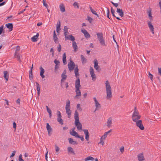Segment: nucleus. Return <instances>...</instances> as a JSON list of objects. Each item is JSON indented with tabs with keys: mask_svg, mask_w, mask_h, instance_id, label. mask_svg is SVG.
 Masks as SVG:
<instances>
[{
	"mask_svg": "<svg viewBox=\"0 0 161 161\" xmlns=\"http://www.w3.org/2000/svg\"><path fill=\"white\" fill-rule=\"evenodd\" d=\"M106 8L107 9V17L109 19H110L109 17V13H110L109 10L108 8Z\"/></svg>",
	"mask_w": 161,
	"mask_h": 161,
	"instance_id": "c03bdc74",
	"label": "nucleus"
},
{
	"mask_svg": "<svg viewBox=\"0 0 161 161\" xmlns=\"http://www.w3.org/2000/svg\"><path fill=\"white\" fill-rule=\"evenodd\" d=\"M70 101L69 100H68L66 103V105L65 106V110L66 113L68 115V118H70L71 114V111L70 109Z\"/></svg>",
	"mask_w": 161,
	"mask_h": 161,
	"instance_id": "423d86ee",
	"label": "nucleus"
},
{
	"mask_svg": "<svg viewBox=\"0 0 161 161\" xmlns=\"http://www.w3.org/2000/svg\"><path fill=\"white\" fill-rule=\"evenodd\" d=\"M14 55L15 57L17 58L19 61L20 60V55L19 53H17V52H15Z\"/></svg>",
	"mask_w": 161,
	"mask_h": 161,
	"instance_id": "f704fd0d",
	"label": "nucleus"
},
{
	"mask_svg": "<svg viewBox=\"0 0 161 161\" xmlns=\"http://www.w3.org/2000/svg\"><path fill=\"white\" fill-rule=\"evenodd\" d=\"M69 143L70 144H77V143L76 142L74 141L73 139L71 138H69L68 139Z\"/></svg>",
	"mask_w": 161,
	"mask_h": 161,
	"instance_id": "cd10ccee",
	"label": "nucleus"
},
{
	"mask_svg": "<svg viewBox=\"0 0 161 161\" xmlns=\"http://www.w3.org/2000/svg\"><path fill=\"white\" fill-rule=\"evenodd\" d=\"M105 84L107 94L106 98L108 100H110L112 97V92L111 87L108 80H106Z\"/></svg>",
	"mask_w": 161,
	"mask_h": 161,
	"instance_id": "f257e3e1",
	"label": "nucleus"
},
{
	"mask_svg": "<svg viewBox=\"0 0 161 161\" xmlns=\"http://www.w3.org/2000/svg\"><path fill=\"white\" fill-rule=\"evenodd\" d=\"M61 45L59 44L58 45V51L59 52H60L61 51Z\"/></svg>",
	"mask_w": 161,
	"mask_h": 161,
	"instance_id": "6e6d98bb",
	"label": "nucleus"
},
{
	"mask_svg": "<svg viewBox=\"0 0 161 161\" xmlns=\"http://www.w3.org/2000/svg\"><path fill=\"white\" fill-rule=\"evenodd\" d=\"M90 72L91 76L92 78V80H95L96 77L94 74L93 69L92 67H90Z\"/></svg>",
	"mask_w": 161,
	"mask_h": 161,
	"instance_id": "9b49d317",
	"label": "nucleus"
},
{
	"mask_svg": "<svg viewBox=\"0 0 161 161\" xmlns=\"http://www.w3.org/2000/svg\"><path fill=\"white\" fill-rule=\"evenodd\" d=\"M39 36V34L37 33L36 36H34L31 38V41L33 42H35L37 41V38Z\"/></svg>",
	"mask_w": 161,
	"mask_h": 161,
	"instance_id": "b1692460",
	"label": "nucleus"
},
{
	"mask_svg": "<svg viewBox=\"0 0 161 161\" xmlns=\"http://www.w3.org/2000/svg\"><path fill=\"white\" fill-rule=\"evenodd\" d=\"M53 38L54 42L56 43H57L58 41V38L57 36L53 37Z\"/></svg>",
	"mask_w": 161,
	"mask_h": 161,
	"instance_id": "de8ad7c7",
	"label": "nucleus"
},
{
	"mask_svg": "<svg viewBox=\"0 0 161 161\" xmlns=\"http://www.w3.org/2000/svg\"><path fill=\"white\" fill-rule=\"evenodd\" d=\"M79 69L77 65L75 69V76L77 78L75 81V87L76 88H80L81 86L80 85V79L79 77V75L78 72Z\"/></svg>",
	"mask_w": 161,
	"mask_h": 161,
	"instance_id": "7ed1b4c3",
	"label": "nucleus"
},
{
	"mask_svg": "<svg viewBox=\"0 0 161 161\" xmlns=\"http://www.w3.org/2000/svg\"><path fill=\"white\" fill-rule=\"evenodd\" d=\"M107 125L108 128L112 127V119L111 118H109L107 120Z\"/></svg>",
	"mask_w": 161,
	"mask_h": 161,
	"instance_id": "dca6fc26",
	"label": "nucleus"
},
{
	"mask_svg": "<svg viewBox=\"0 0 161 161\" xmlns=\"http://www.w3.org/2000/svg\"><path fill=\"white\" fill-rule=\"evenodd\" d=\"M77 109L81 111L82 110V109L81 108L80 105V104H78L77 105Z\"/></svg>",
	"mask_w": 161,
	"mask_h": 161,
	"instance_id": "79ce46f5",
	"label": "nucleus"
},
{
	"mask_svg": "<svg viewBox=\"0 0 161 161\" xmlns=\"http://www.w3.org/2000/svg\"><path fill=\"white\" fill-rule=\"evenodd\" d=\"M66 53H64L63 55V62L64 64H66Z\"/></svg>",
	"mask_w": 161,
	"mask_h": 161,
	"instance_id": "2f4dec72",
	"label": "nucleus"
},
{
	"mask_svg": "<svg viewBox=\"0 0 161 161\" xmlns=\"http://www.w3.org/2000/svg\"><path fill=\"white\" fill-rule=\"evenodd\" d=\"M158 4H159V7L160 8V13L161 14V0L159 1Z\"/></svg>",
	"mask_w": 161,
	"mask_h": 161,
	"instance_id": "774afa93",
	"label": "nucleus"
},
{
	"mask_svg": "<svg viewBox=\"0 0 161 161\" xmlns=\"http://www.w3.org/2000/svg\"><path fill=\"white\" fill-rule=\"evenodd\" d=\"M120 152L121 153H122L124 151V146H122L120 148Z\"/></svg>",
	"mask_w": 161,
	"mask_h": 161,
	"instance_id": "8fccbe9b",
	"label": "nucleus"
},
{
	"mask_svg": "<svg viewBox=\"0 0 161 161\" xmlns=\"http://www.w3.org/2000/svg\"><path fill=\"white\" fill-rule=\"evenodd\" d=\"M73 5L74 6L75 8H79V4L77 2H75L73 4Z\"/></svg>",
	"mask_w": 161,
	"mask_h": 161,
	"instance_id": "37998d69",
	"label": "nucleus"
},
{
	"mask_svg": "<svg viewBox=\"0 0 161 161\" xmlns=\"http://www.w3.org/2000/svg\"><path fill=\"white\" fill-rule=\"evenodd\" d=\"M5 25L7 28L9 29L10 31H11L12 30L13 28V25L12 23L7 24H6Z\"/></svg>",
	"mask_w": 161,
	"mask_h": 161,
	"instance_id": "393cba45",
	"label": "nucleus"
},
{
	"mask_svg": "<svg viewBox=\"0 0 161 161\" xmlns=\"http://www.w3.org/2000/svg\"><path fill=\"white\" fill-rule=\"evenodd\" d=\"M60 22L59 21V23H58L57 25L56 31L58 33L59 31L60 30Z\"/></svg>",
	"mask_w": 161,
	"mask_h": 161,
	"instance_id": "72a5a7b5",
	"label": "nucleus"
},
{
	"mask_svg": "<svg viewBox=\"0 0 161 161\" xmlns=\"http://www.w3.org/2000/svg\"><path fill=\"white\" fill-rule=\"evenodd\" d=\"M107 135H108L105 132L104 135L102 136L101 138V139L104 140L107 137Z\"/></svg>",
	"mask_w": 161,
	"mask_h": 161,
	"instance_id": "a19ab883",
	"label": "nucleus"
},
{
	"mask_svg": "<svg viewBox=\"0 0 161 161\" xmlns=\"http://www.w3.org/2000/svg\"><path fill=\"white\" fill-rule=\"evenodd\" d=\"M111 12L113 16L114 17H115L114 14L115 11L113 9L112 7H111Z\"/></svg>",
	"mask_w": 161,
	"mask_h": 161,
	"instance_id": "09e8293b",
	"label": "nucleus"
},
{
	"mask_svg": "<svg viewBox=\"0 0 161 161\" xmlns=\"http://www.w3.org/2000/svg\"><path fill=\"white\" fill-rule=\"evenodd\" d=\"M64 35L65 37H67L68 34H69V32L68 31V28L67 26H64Z\"/></svg>",
	"mask_w": 161,
	"mask_h": 161,
	"instance_id": "bb28decb",
	"label": "nucleus"
},
{
	"mask_svg": "<svg viewBox=\"0 0 161 161\" xmlns=\"http://www.w3.org/2000/svg\"><path fill=\"white\" fill-rule=\"evenodd\" d=\"M97 39L99 41L100 45L102 46H106V45L103 36V33H97Z\"/></svg>",
	"mask_w": 161,
	"mask_h": 161,
	"instance_id": "20e7f679",
	"label": "nucleus"
},
{
	"mask_svg": "<svg viewBox=\"0 0 161 161\" xmlns=\"http://www.w3.org/2000/svg\"><path fill=\"white\" fill-rule=\"evenodd\" d=\"M3 26H2L0 27V35L1 34L3 31Z\"/></svg>",
	"mask_w": 161,
	"mask_h": 161,
	"instance_id": "bf43d9fd",
	"label": "nucleus"
},
{
	"mask_svg": "<svg viewBox=\"0 0 161 161\" xmlns=\"http://www.w3.org/2000/svg\"><path fill=\"white\" fill-rule=\"evenodd\" d=\"M91 12L92 14H94L95 15H96L97 17H99V16L98 15V14L96 13V12L95 11H94L93 10V11H92Z\"/></svg>",
	"mask_w": 161,
	"mask_h": 161,
	"instance_id": "e2e57ef3",
	"label": "nucleus"
},
{
	"mask_svg": "<svg viewBox=\"0 0 161 161\" xmlns=\"http://www.w3.org/2000/svg\"><path fill=\"white\" fill-rule=\"evenodd\" d=\"M46 128L48 132V135L50 136L52 134L53 130L51 126L48 123H47Z\"/></svg>",
	"mask_w": 161,
	"mask_h": 161,
	"instance_id": "f8f14e48",
	"label": "nucleus"
},
{
	"mask_svg": "<svg viewBox=\"0 0 161 161\" xmlns=\"http://www.w3.org/2000/svg\"><path fill=\"white\" fill-rule=\"evenodd\" d=\"M74 119H75V124L76 126L77 129L79 130L82 129V125L80 122H79V113L77 110H75L74 114Z\"/></svg>",
	"mask_w": 161,
	"mask_h": 161,
	"instance_id": "f03ea898",
	"label": "nucleus"
},
{
	"mask_svg": "<svg viewBox=\"0 0 161 161\" xmlns=\"http://www.w3.org/2000/svg\"><path fill=\"white\" fill-rule=\"evenodd\" d=\"M117 12L119 13V15L122 17L124 16V13L122 9L118 8L117 10Z\"/></svg>",
	"mask_w": 161,
	"mask_h": 161,
	"instance_id": "a878e982",
	"label": "nucleus"
},
{
	"mask_svg": "<svg viewBox=\"0 0 161 161\" xmlns=\"http://www.w3.org/2000/svg\"><path fill=\"white\" fill-rule=\"evenodd\" d=\"M93 99L94 101V103L96 107V108L94 111L95 112L96 110H98L99 109V108H101V105L98 102V101L97 100L96 98L95 97H93Z\"/></svg>",
	"mask_w": 161,
	"mask_h": 161,
	"instance_id": "1a4fd4ad",
	"label": "nucleus"
},
{
	"mask_svg": "<svg viewBox=\"0 0 161 161\" xmlns=\"http://www.w3.org/2000/svg\"><path fill=\"white\" fill-rule=\"evenodd\" d=\"M59 8L60 11L62 12H64L65 11V7L64 5L63 4H61L59 6Z\"/></svg>",
	"mask_w": 161,
	"mask_h": 161,
	"instance_id": "7c9ffc66",
	"label": "nucleus"
},
{
	"mask_svg": "<svg viewBox=\"0 0 161 161\" xmlns=\"http://www.w3.org/2000/svg\"><path fill=\"white\" fill-rule=\"evenodd\" d=\"M4 77L5 79L7 81L8 80L9 75L8 74V72L7 71H4L3 72Z\"/></svg>",
	"mask_w": 161,
	"mask_h": 161,
	"instance_id": "c85d7f7f",
	"label": "nucleus"
},
{
	"mask_svg": "<svg viewBox=\"0 0 161 161\" xmlns=\"http://www.w3.org/2000/svg\"><path fill=\"white\" fill-rule=\"evenodd\" d=\"M65 40L67 39L73 42H74L75 40V38L72 35H70L69 36H67V37H65Z\"/></svg>",
	"mask_w": 161,
	"mask_h": 161,
	"instance_id": "aec40b11",
	"label": "nucleus"
},
{
	"mask_svg": "<svg viewBox=\"0 0 161 161\" xmlns=\"http://www.w3.org/2000/svg\"><path fill=\"white\" fill-rule=\"evenodd\" d=\"M75 92L76 93V95L75 97V98L81 96V92L80 90V88H76L75 90Z\"/></svg>",
	"mask_w": 161,
	"mask_h": 161,
	"instance_id": "c756f323",
	"label": "nucleus"
},
{
	"mask_svg": "<svg viewBox=\"0 0 161 161\" xmlns=\"http://www.w3.org/2000/svg\"><path fill=\"white\" fill-rule=\"evenodd\" d=\"M20 49V47L18 46H17L16 50L15 52H17V53H18V52L19 51Z\"/></svg>",
	"mask_w": 161,
	"mask_h": 161,
	"instance_id": "4d7b16f0",
	"label": "nucleus"
},
{
	"mask_svg": "<svg viewBox=\"0 0 161 161\" xmlns=\"http://www.w3.org/2000/svg\"><path fill=\"white\" fill-rule=\"evenodd\" d=\"M147 13L149 17V19L151 21L153 20V16L152 14V9L151 8H149L147 10Z\"/></svg>",
	"mask_w": 161,
	"mask_h": 161,
	"instance_id": "ddd939ff",
	"label": "nucleus"
},
{
	"mask_svg": "<svg viewBox=\"0 0 161 161\" xmlns=\"http://www.w3.org/2000/svg\"><path fill=\"white\" fill-rule=\"evenodd\" d=\"M94 68L97 70L98 71L99 67L98 65V62L96 59L94 60Z\"/></svg>",
	"mask_w": 161,
	"mask_h": 161,
	"instance_id": "4be33fe9",
	"label": "nucleus"
},
{
	"mask_svg": "<svg viewBox=\"0 0 161 161\" xmlns=\"http://www.w3.org/2000/svg\"><path fill=\"white\" fill-rule=\"evenodd\" d=\"M75 65L74 63L71 60H70V62L68 63V68L70 71H73L74 69Z\"/></svg>",
	"mask_w": 161,
	"mask_h": 161,
	"instance_id": "0eeeda50",
	"label": "nucleus"
},
{
	"mask_svg": "<svg viewBox=\"0 0 161 161\" xmlns=\"http://www.w3.org/2000/svg\"><path fill=\"white\" fill-rule=\"evenodd\" d=\"M83 131L85 135V139L86 141H88L89 140V135L88 130L87 129H83Z\"/></svg>",
	"mask_w": 161,
	"mask_h": 161,
	"instance_id": "4468645a",
	"label": "nucleus"
},
{
	"mask_svg": "<svg viewBox=\"0 0 161 161\" xmlns=\"http://www.w3.org/2000/svg\"><path fill=\"white\" fill-rule=\"evenodd\" d=\"M13 127L15 129H16V124L15 122H14L13 123Z\"/></svg>",
	"mask_w": 161,
	"mask_h": 161,
	"instance_id": "69168bd1",
	"label": "nucleus"
},
{
	"mask_svg": "<svg viewBox=\"0 0 161 161\" xmlns=\"http://www.w3.org/2000/svg\"><path fill=\"white\" fill-rule=\"evenodd\" d=\"M19 161H24V160L22 158L21 154H20L19 156Z\"/></svg>",
	"mask_w": 161,
	"mask_h": 161,
	"instance_id": "5fc2aeb1",
	"label": "nucleus"
},
{
	"mask_svg": "<svg viewBox=\"0 0 161 161\" xmlns=\"http://www.w3.org/2000/svg\"><path fill=\"white\" fill-rule=\"evenodd\" d=\"M33 68V64L32 65V66L31 67V69L29 70V74H32V69Z\"/></svg>",
	"mask_w": 161,
	"mask_h": 161,
	"instance_id": "052dcab7",
	"label": "nucleus"
},
{
	"mask_svg": "<svg viewBox=\"0 0 161 161\" xmlns=\"http://www.w3.org/2000/svg\"><path fill=\"white\" fill-rule=\"evenodd\" d=\"M103 140L100 138V141L99 143L102 144V145H103L104 144V142L103 141Z\"/></svg>",
	"mask_w": 161,
	"mask_h": 161,
	"instance_id": "680f3d73",
	"label": "nucleus"
},
{
	"mask_svg": "<svg viewBox=\"0 0 161 161\" xmlns=\"http://www.w3.org/2000/svg\"><path fill=\"white\" fill-rule=\"evenodd\" d=\"M148 77L150 78L151 80L153 81V75L149 72H148Z\"/></svg>",
	"mask_w": 161,
	"mask_h": 161,
	"instance_id": "49530a36",
	"label": "nucleus"
},
{
	"mask_svg": "<svg viewBox=\"0 0 161 161\" xmlns=\"http://www.w3.org/2000/svg\"><path fill=\"white\" fill-rule=\"evenodd\" d=\"M40 69L41 70L40 72V75L42 78H44L45 77V75H43L45 72L44 69L41 66L40 67Z\"/></svg>",
	"mask_w": 161,
	"mask_h": 161,
	"instance_id": "6ab92c4d",
	"label": "nucleus"
},
{
	"mask_svg": "<svg viewBox=\"0 0 161 161\" xmlns=\"http://www.w3.org/2000/svg\"><path fill=\"white\" fill-rule=\"evenodd\" d=\"M16 152L15 151H14L12 152V154L10 156V158H11L12 157H13L14 156Z\"/></svg>",
	"mask_w": 161,
	"mask_h": 161,
	"instance_id": "0e129e2a",
	"label": "nucleus"
},
{
	"mask_svg": "<svg viewBox=\"0 0 161 161\" xmlns=\"http://www.w3.org/2000/svg\"><path fill=\"white\" fill-rule=\"evenodd\" d=\"M54 63L56 64L55 65H59V64L60 63V62L59 60L56 59L54 61Z\"/></svg>",
	"mask_w": 161,
	"mask_h": 161,
	"instance_id": "3c124183",
	"label": "nucleus"
},
{
	"mask_svg": "<svg viewBox=\"0 0 161 161\" xmlns=\"http://www.w3.org/2000/svg\"><path fill=\"white\" fill-rule=\"evenodd\" d=\"M57 115L58 118H61L62 116L61 115V113L59 111H57Z\"/></svg>",
	"mask_w": 161,
	"mask_h": 161,
	"instance_id": "864d4df0",
	"label": "nucleus"
},
{
	"mask_svg": "<svg viewBox=\"0 0 161 161\" xmlns=\"http://www.w3.org/2000/svg\"><path fill=\"white\" fill-rule=\"evenodd\" d=\"M68 151L69 152H71L72 153H74V151L73 148L71 147H68L67 148Z\"/></svg>",
	"mask_w": 161,
	"mask_h": 161,
	"instance_id": "e433bc0d",
	"label": "nucleus"
},
{
	"mask_svg": "<svg viewBox=\"0 0 161 161\" xmlns=\"http://www.w3.org/2000/svg\"><path fill=\"white\" fill-rule=\"evenodd\" d=\"M57 121L59 123L62 125L63 124V120L61 118H58Z\"/></svg>",
	"mask_w": 161,
	"mask_h": 161,
	"instance_id": "4c0bfd02",
	"label": "nucleus"
},
{
	"mask_svg": "<svg viewBox=\"0 0 161 161\" xmlns=\"http://www.w3.org/2000/svg\"><path fill=\"white\" fill-rule=\"evenodd\" d=\"M36 90L37 92H40V85L37 82H36Z\"/></svg>",
	"mask_w": 161,
	"mask_h": 161,
	"instance_id": "58836bf2",
	"label": "nucleus"
},
{
	"mask_svg": "<svg viewBox=\"0 0 161 161\" xmlns=\"http://www.w3.org/2000/svg\"><path fill=\"white\" fill-rule=\"evenodd\" d=\"M137 158L139 161H143L145 159L143 153L139 154L137 155Z\"/></svg>",
	"mask_w": 161,
	"mask_h": 161,
	"instance_id": "a211bd4d",
	"label": "nucleus"
},
{
	"mask_svg": "<svg viewBox=\"0 0 161 161\" xmlns=\"http://www.w3.org/2000/svg\"><path fill=\"white\" fill-rule=\"evenodd\" d=\"M72 47L74 49V52H76L78 50V47L75 41L72 42Z\"/></svg>",
	"mask_w": 161,
	"mask_h": 161,
	"instance_id": "412c9836",
	"label": "nucleus"
},
{
	"mask_svg": "<svg viewBox=\"0 0 161 161\" xmlns=\"http://www.w3.org/2000/svg\"><path fill=\"white\" fill-rule=\"evenodd\" d=\"M66 70H64L63 73L61 75L62 79L61 80V82H62L63 80H65L67 78V76L66 75Z\"/></svg>",
	"mask_w": 161,
	"mask_h": 161,
	"instance_id": "f3484780",
	"label": "nucleus"
},
{
	"mask_svg": "<svg viewBox=\"0 0 161 161\" xmlns=\"http://www.w3.org/2000/svg\"><path fill=\"white\" fill-rule=\"evenodd\" d=\"M94 159L91 156H88L85 159V161H87L88 160H92L93 161Z\"/></svg>",
	"mask_w": 161,
	"mask_h": 161,
	"instance_id": "c9c22d12",
	"label": "nucleus"
},
{
	"mask_svg": "<svg viewBox=\"0 0 161 161\" xmlns=\"http://www.w3.org/2000/svg\"><path fill=\"white\" fill-rule=\"evenodd\" d=\"M81 60L83 64L86 63L87 61L86 59V58L84 56L82 55H81Z\"/></svg>",
	"mask_w": 161,
	"mask_h": 161,
	"instance_id": "473e14b6",
	"label": "nucleus"
},
{
	"mask_svg": "<svg viewBox=\"0 0 161 161\" xmlns=\"http://www.w3.org/2000/svg\"><path fill=\"white\" fill-rule=\"evenodd\" d=\"M59 65H55L54 68V71L56 73H57L58 69L59 68Z\"/></svg>",
	"mask_w": 161,
	"mask_h": 161,
	"instance_id": "ea45409f",
	"label": "nucleus"
},
{
	"mask_svg": "<svg viewBox=\"0 0 161 161\" xmlns=\"http://www.w3.org/2000/svg\"><path fill=\"white\" fill-rule=\"evenodd\" d=\"M147 24L148 26V27L151 31L152 33L154 34V28L153 27V26L152 25L151 21H147Z\"/></svg>",
	"mask_w": 161,
	"mask_h": 161,
	"instance_id": "9d476101",
	"label": "nucleus"
},
{
	"mask_svg": "<svg viewBox=\"0 0 161 161\" xmlns=\"http://www.w3.org/2000/svg\"><path fill=\"white\" fill-rule=\"evenodd\" d=\"M74 129L75 128H73L72 131L70 132V134L76 137H77L79 135L77 132L75 131Z\"/></svg>",
	"mask_w": 161,
	"mask_h": 161,
	"instance_id": "5701e85b",
	"label": "nucleus"
},
{
	"mask_svg": "<svg viewBox=\"0 0 161 161\" xmlns=\"http://www.w3.org/2000/svg\"><path fill=\"white\" fill-rule=\"evenodd\" d=\"M136 125L141 130H143L144 129V127L142 123V120H138V121L136 122Z\"/></svg>",
	"mask_w": 161,
	"mask_h": 161,
	"instance_id": "6e6552de",
	"label": "nucleus"
},
{
	"mask_svg": "<svg viewBox=\"0 0 161 161\" xmlns=\"http://www.w3.org/2000/svg\"><path fill=\"white\" fill-rule=\"evenodd\" d=\"M81 31L84 34L86 38H89L90 37V36L86 30L85 29L81 30Z\"/></svg>",
	"mask_w": 161,
	"mask_h": 161,
	"instance_id": "2eb2a0df",
	"label": "nucleus"
},
{
	"mask_svg": "<svg viewBox=\"0 0 161 161\" xmlns=\"http://www.w3.org/2000/svg\"><path fill=\"white\" fill-rule=\"evenodd\" d=\"M77 138H78L80 139H81V141L82 142L84 140V137L83 136H80L79 135L77 137Z\"/></svg>",
	"mask_w": 161,
	"mask_h": 161,
	"instance_id": "603ef678",
	"label": "nucleus"
},
{
	"mask_svg": "<svg viewBox=\"0 0 161 161\" xmlns=\"http://www.w3.org/2000/svg\"><path fill=\"white\" fill-rule=\"evenodd\" d=\"M87 19L89 21V22L90 23H92V20H93V19H92V18H91L89 16H87Z\"/></svg>",
	"mask_w": 161,
	"mask_h": 161,
	"instance_id": "a18cd8bd",
	"label": "nucleus"
},
{
	"mask_svg": "<svg viewBox=\"0 0 161 161\" xmlns=\"http://www.w3.org/2000/svg\"><path fill=\"white\" fill-rule=\"evenodd\" d=\"M141 116L139 115L138 113L136 111V108H135V110L133 114L132 118L133 121L136 122L141 118Z\"/></svg>",
	"mask_w": 161,
	"mask_h": 161,
	"instance_id": "39448f33",
	"label": "nucleus"
},
{
	"mask_svg": "<svg viewBox=\"0 0 161 161\" xmlns=\"http://www.w3.org/2000/svg\"><path fill=\"white\" fill-rule=\"evenodd\" d=\"M43 5L47 8H48V5H47V3H46L45 2H44V3H43Z\"/></svg>",
	"mask_w": 161,
	"mask_h": 161,
	"instance_id": "338daca9",
	"label": "nucleus"
},
{
	"mask_svg": "<svg viewBox=\"0 0 161 161\" xmlns=\"http://www.w3.org/2000/svg\"><path fill=\"white\" fill-rule=\"evenodd\" d=\"M55 150H56V152L57 153L59 151V148L56 145H55Z\"/></svg>",
	"mask_w": 161,
	"mask_h": 161,
	"instance_id": "13d9d810",
	"label": "nucleus"
}]
</instances>
